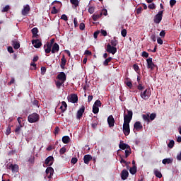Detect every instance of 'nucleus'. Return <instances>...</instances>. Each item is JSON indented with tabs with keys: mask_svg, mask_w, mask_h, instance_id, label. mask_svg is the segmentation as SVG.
I'll return each mask as SVG.
<instances>
[{
	"mask_svg": "<svg viewBox=\"0 0 181 181\" xmlns=\"http://www.w3.org/2000/svg\"><path fill=\"white\" fill-rule=\"evenodd\" d=\"M100 33L103 36H107V31L105 30H101Z\"/></svg>",
	"mask_w": 181,
	"mask_h": 181,
	"instance_id": "obj_62",
	"label": "nucleus"
},
{
	"mask_svg": "<svg viewBox=\"0 0 181 181\" xmlns=\"http://www.w3.org/2000/svg\"><path fill=\"white\" fill-rule=\"evenodd\" d=\"M172 162H173V159L172 158H165L162 160V163H163V165H169L170 163H172Z\"/></svg>",
	"mask_w": 181,
	"mask_h": 181,
	"instance_id": "obj_26",
	"label": "nucleus"
},
{
	"mask_svg": "<svg viewBox=\"0 0 181 181\" xmlns=\"http://www.w3.org/2000/svg\"><path fill=\"white\" fill-rule=\"evenodd\" d=\"M95 11V7L91 6L88 8V12L90 13V15H93L94 13V11Z\"/></svg>",
	"mask_w": 181,
	"mask_h": 181,
	"instance_id": "obj_44",
	"label": "nucleus"
},
{
	"mask_svg": "<svg viewBox=\"0 0 181 181\" xmlns=\"http://www.w3.org/2000/svg\"><path fill=\"white\" fill-rule=\"evenodd\" d=\"M9 6L7 5L2 9L1 12H8V11H9Z\"/></svg>",
	"mask_w": 181,
	"mask_h": 181,
	"instance_id": "obj_55",
	"label": "nucleus"
},
{
	"mask_svg": "<svg viewBox=\"0 0 181 181\" xmlns=\"http://www.w3.org/2000/svg\"><path fill=\"white\" fill-rule=\"evenodd\" d=\"M85 111L86 107H84V105H82L81 107L77 111L76 119H81V118H83V115L84 114Z\"/></svg>",
	"mask_w": 181,
	"mask_h": 181,
	"instance_id": "obj_7",
	"label": "nucleus"
},
{
	"mask_svg": "<svg viewBox=\"0 0 181 181\" xmlns=\"http://www.w3.org/2000/svg\"><path fill=\"white\" fill-rule=\"evenodd\" d=\"M78 160L77 158H72L71 160V163H73V165H76V163Z\"/></svg>",
	"mask_w": 181,
	"mask_h": 181,
	"instance_id": "obj_52",
	"label": "nucleus"
},
{
	"mask_svg": "<svg viewBox=\"0 0 181 181\" xmlns=\"http://www.w3.org/2000/svg\"><path fill=\"white\" fill-rule=\"evenodd\" d=\"M140 97L143 100H148L149 97H151V89H146L143 92L141 91L140 93Z\"/></svg>",
	"mask_w": 181,
	"mask_h": 181,
	"instance_id": "obj_5",
	"label": "nucleus"
},
{
	"mask_svg": "<svg viewBox=\"0 0 181 181\" xmlns=\"http://www.w3.org/2000/svg\"><path fill=\"white\" fill-rule=\"evenodd\" d=\"M70 2L75 8H77L78 6L80 1L78 0H70Z\"/></svg>",
	"mask_w": 181,
	"mask_h": 181,
	"instance_id": "obj_30",
	"label": "nucleus"
},
{
	"mask_svg": "<svg viewBox=\"0 0 181 181\" xmlns=\"http://www.w3.org/2000/svg\"><path fill=\"white\" fill-rule=\"evenodd\" d=\"M137 90H139V91H142L143 90H145V86H142V83H139L137 86Z\"/></svg>",
	"mask_w": 181,
	"mask_h": 181,
	"instance_id": "obj_43",
	"label": "nucleus"
},
{
	"mask_svg": "<svg viewBox=\"0 0 181 181\" xmlns=\"http://www.w3.org/2000/svg\"><path fill=\"white\" fill-rule=\"evenodd\" d=\"M59 49H60V46H59V44L55 42L52 45L51 52H52V53H57V52H59Z\"/></svg>",
	"mask_w": 181,
	"mask_h": 181,
	"instance_id": "obj_22",
	"label": "nucleus"
},
{
	"mask_svg": "<svg viewBox=\"0 0 181 181\" xmlns=\"http://www.w3.org/2000/svg\"><path fill=\"white\" fill-rule=\"evenodd\" d=\"M140 13H142V7H141V6L137 8V9H136V14L139 15Z\"/></svg>",
	"mask_w": 181,
	"mask_h": 181,
	"instance_id": "obj_56",
	"label": "nucleus"
},
{
	"mask_svg": "<svg viewBox=\"0 0 181 181\" xmlns=\"http://www.w3.org/2000/svg\"><path fill=\"white\" fill-rule=\"evenodd\" d=\"M151 39L153 42H156V35L155 34L151 35Z\"/></svg>",
	"mask_w": 181,
	"mask_h": 181,
	"instance_id": "obj_60",
	"label": "nucleus"
},
{
	"mask_svg": "<svg viewBox=\"0 0 181 181\" xmlns=\"http://www.w3.org/2000/svg\"><path fill=\"white\" fill-rule=\"evenodd\" d=\"M131 146H129V145L123 143L122 141H120L119 144V148L120 149H122V151H125V149H128V148H130Z\"/></svg>",
	"mask_w": 181,
	"mask_h": 181,
	"instance_id": "obj_23",
	"label": "nucleus"
},
{
	"mask_svg": "<svg viewBox=\"0 0 181 181\" xmlns=\"http://www.w3.org/2000/svg\"><path fill=\"white\" fill-rule=\"evenodd\" d=\"M111 60H112V57H111L106 58L105 60L103 62V66H108V64L111 62Z\"/></svg>",
	"mask_w": 181,
	"mask_h": 181,
	"instance_id": "obj_32",
	"label": "nucleus"
},
{
	"mask_svg": "<svg viewBox=\"0 0 181 181\" xmlns=\"http://www.w3.org/2000/svg\"><path fill=\"white\" fill-rule=\"evenodd\" d=\"M133 68L135 71H139V66H138V64H134L133 65Z\"/></svg>",
	"mask_w": 181,
	"mask_h": 181,
	"instance_id": "obj_53",
	"label": "nucleus"
},
{
	"mask_svg": "<svg viewBox=\"0 0 181 181\" xmlns=\"http://www.w3.org/2000/svg\"><path fill=\"white\" fill-rule=\"evenodd\" d=\"M148 7L149 9H156V6H155V4H149Z\"/></svg>",
	"mask_w": 181,
	"mask_h": 181,
	"instance_id": "obj_57",
	"label": "nucleus"
},
{
	"mask_svg": "<svg viewBox=\"0 0 181 181\" xmlns=\"http://www.w3.org/2000/svg\"><path fill=\"white\" fill-rule=\"evenodd\" d=\"M52 45H50V42H47V44L44 45V49H45V53H47V54H48V53H50V52H52Z\"/></svg>",
	"mask_w": 181,
	"mask_h": 181,
	"instance_id": "obj_20",
	"label": "nucleus"
},
{
	"mask_svg": "<svg viewBox=\"0 0 181 181\" xmlns=\"http://www.w3.org/2000/svg\"><path fill=\"white\" fill-rule=\"evenodd\" d=\"M142 118L144 121H146V122H150L149 113L146 115H142Z\"/></svg>",
	"mask_w": 181,
	"mask_h": 181,
	"instance_id": "obj_35",
	"label": "nucleus"
},
{
	"mask_svg": "<svg viewBox=\"0 0 181 181\" xmlns=\"http://www.w3.org/2000/svg\"><path fill=\"white\" fill-rule=\"evenodd\" d=\"M45 73H46V67L45 66H42L41 67V74H45Z\"/></svg>",
	"mask_w": 181,
	"mask_h": 181,
	"instance_id": "obj_61",
	"label": "nucleus"
},
{
	"mask_svg": "<svg viewBox=\"0 0 181 181\" xmlns=\"http://www.w3.org/2000/svg\"><path fill=\"white\" fill-rule=\"evenodd\" d=\"M60 132V128L59 127H55L54 134V135H57Z\"/></svg>",
	"mask_w": 181,
	"mask_h": 181,
	"instance_id": "obj_50",
	"label": "nucleus"
},
{
	"mask_svg": "<svg viewBox=\"0 0 181 181\" xmlns=\"http://www.w3.org/2000/svg\"><path fill=\"white\" fill-rule=\"evenodd\" d=\"M93 114H98L100 112V108L98 106L93 105Z\"/></svg>",
	"mask_w": 181,
	"mask_h": 181,
	"instance_id": "obj_36",
	"label": "nucleus"
},
{
	"mask_svg": "<svg viewBox=\"0 0 181 181\" xmlns=\"http://www.w3.org/2000/svg\"><path fill=\"white\" fill-rule=\"evenodd\" d=\"M66 147H62V148H60L59 150V153L60 155H64V153H66Z\"/></svg>",
	"mask_w": 181,
	"mask_h": 181,
	"instance_id": "obj_45",
	"label": "nucleus"
},
{
	"mask_svg": "<svg viewBox=\"0 0 181 181\" xmlns=\"http://www.w3.org/2000/svg\"><path fill=\"white\" fill-rule=\"evenodd\" d=\"M131 133V129L129 128V123L124 122L123 123V134L125 136H128Z\"/></svg>",
	"mask_w": 181,
	"mask_h": 181,
	"instance_id": "obj_6",
	"label": "nucleus"
},
{
	"mask_svg": "<svg viewBox=\"0 0 181 181\" xmlns=\"http://www.w3.org/2000/svg\"><path fill=\"white\" fill-rule=\"evenodd\" d=\"M60 109L62 110V112H64L67 110V103L66 102L62 101V106L60 107Z\"/></svg>",
	"mask_w": 181,
	"mask_h": 181,
	"instance_id": "obj_27",
	"label": "nucleus"
},
{
	"mask_svg": "<svg viewBox=\"0 0 181 181\" xmlns=\"http://www.w3.org/2000/svg\"><path fill=\"white\" fill-rule=\"evenodd\" d=\"M142 57H145L146 59H148L149 57V53L146 52V51H144L141 54Z\"/></svg>",
	"mask_w": 181,
	"mask_h": 181,
	"instance_id": "obj_46",
	"label": "nucleus"
},
{
	"mask_svg": "<svg viewBox=\"0 0 181 181\" xmlns=\"http://www.w3.org/2000/svg\"><path fill=\"white\" fill-rule=\"evenodd\" d=\"M147 62V69H151V71H153L155 68L158 70V66H156L152 61V58L149 57L146 59Z\"/></svg>",
	"mask_w": 181,
	"mask_h": 181,
	"instance_id": "obj_2",
	"label": "nucleus"
},
{
	"mask_svg": "<svg viewBox=\"0 0 181 181\" xmlns=\"http://www.w3.org/2000/svg\"><path fill=\"white\" fill-rule=\"evenodd\" d=\"M128 176H129V173H128V170H123L121 173L122 180H127V179H128Z\"/></svg>",
	"mask_w": 181,
	"mask_h": 181,
	"instance_id": "obj_17",
	"label": "nucleus"
},
{
	"mask_svg": "<svg viewBox=\"0 0 181 181\" xmlns=\"http://www.w3.org/2000/svg\"><path fill=\"white\" fill-rule=\"evenodd\" d=\"M177 160H181V151L177 155Z\"/></svg>",
	"mask_w": 181,
	"mask_h": 181,
	"instance_id": "obj_64",
	"label": "nucleus"
},
{
	"mask_svg": "<svg viewBox=\"0 0 181 181\" xmlns=\"http://www.w3.org/2000/svg\"><path fill=\"white\" fill-rule=\"evenodd\" d=\"M110 44L112 46L116 47L117 45H118V40L115 38V37L110 41Z\"/></svg>",
	"mask_w": 181,
	"mask_h": 181,
	"instance_id": "obj_31",
	"label": "nucleus"
},
{
	"mask_svg": "<svg viewBox=\"0 0 181 181\" xmlns=\"http://www.w3.org/2000/svg\"><path fill=\"white\" fill-rule=\"evenodd\" d=\"M45 172L47 175L48 179H52V176L53 175V173L54 172V170H53V168L47 167Z\"/></svg>",
	"mask_w": 181,
	"mask_h": 181,
	"instance_id": "obj_13",
	"label": "nucleus"
},
{
	"mask_svg": "<svg viewBox=\"0 0 181 181\" xmlns=\"http://www.w3.org/2000/svg\"><path fill=\"white\" fill-rule=\"evenodd\" d=\"M93 159V156L90 154H86L83 156V161L86 165H88L90 163V160Z\"/></svg>",
	"mask_w": 181,
	"mask_h": 181,
	"instance_id": "obj_18",
	"label": "nucleus"
},
{
	"mask_svg": "<svg viewBox=\"0 0 181 181\" xmlns=\"http://www.w3.org/2000/svg\"><path fill=\"white\" fill-rule=\"evenodd\" d=\"M32 45H33L35 49H39L42 47V40L36 38L35 40H32Z\"/></svg>",
	"mask_w": 181,
	"mask_h": 181,
	"instance_id": "obj_9",
	"label": "nucleus"
},
{
	"mask_svg": "<svg viewBox=\"0 0 181 181\" xmlns=\"http://www.w3.org/2000/svg\"><path fill=\"white\" fill-rule=\"evenodd\" d=\"M69 100L72 104H76L78 101V96H77V94L72 93L69 97Z\"/></svg>",
	"mask_w": 181,
	"mask_h": 181,
	"instance_id": "obj_12",
	"label": "nucleus"
},
{
	"mask_svg": "<svg viewBox=\"0 0 181 181\" xmlns=\"http://www.w3.org/2000/svg\"><path fill=\"white\" fill-rule=\"evenodd\" d=\"M53 160H54L53 156H49L45 159V165L47 166H52V165H53Z\"/></svg>",
	"mask_w": 181,
	"mask_h": 181,
	"instance_id": "obj_16",
	"label": "nucleus"
},
{
	"mask_svg": "<svg viewBox=\"0 0 181 181\" xmlns=\"http://www.w3.org/2000/svg\"><path fill=\"white\" fill-rule=\"evenodd\" d=\"M168 148H173V146H175V141L171 140L170 141L169 144H168Z\"/></svg>",
	"mask_w": 181,
	"mask_h": 181,
	"instance_id": "obj_40",
	"label": "nucleus"
},
{
	"mask_svg": "<svg viewBox=\"0 0 181 181\" xmlns=\"http://www.w3.org/2000/svg\"><path fill=\"white\" fill-rule=\"evenodd\" d=\"M57 12H58L57 8H56V6H54L51 11V13H52V15H56Z\"/></svg>",
	"mask_w": 181,
	"mask_h": 181,
	"instance_id": "obj_49",
	"label": "nucleus"
},
{
	"mask_svg": "<svg viewBox=\"0 0 181 181\" xmlns=\"http://www.w3.org/2000/svg\"><path fill=\"white\" fill-rule=\"evenodd\" d=\"M61 19H62V21H69V18H68V17L66 16V14H63V15L61 16Z\"/></svg>",
	"mask_w": 181,
	"mask_h": 181,
	"instance_id": "obj_59",
	"label": "nucleus"
},
{
	"mask_svg": "<svg viewBox=\"0 0 181 181\" xmlns=\"http://www.w3.org/2000/svg\"><path fill=\"white\" fill-rule=\"evenodd\" d=\"M8 169H11L12 173H16L18 172H19V165H16V164H11L8 166Z\"/></svg>",
	"mask_w": 181,
	"mask_h": 181,
	"instance_id": "obj_14",
	"label": "nucleus"
},
{
	"mask_svg": "<svg viewBox=\"0 0 181 181\" xmlns=\"http://www.w3.org/2000/svg\"><path fill=\"white\" fill-rule=\"evenodd\" d=\"M93 105H95V107H101V105H102L101 100H97L94 103Z\"/></svg>",
	"mask_w": 181,
	"mask_h": 181,
	"instance_id": "obj_39",
	"label": "nucleus"
},
{
	"mask_svg": "<svg viewBox=\"0 0 181 181\" xmlns=\"http://www.w3.org/2000/svg\"><path fill=\"white\" fill-rule=\"evenodd\" d=\"M132 151H131V147H129L127 149L125 150V156L124 158H128L129 155H131Z\"/></svg>",
	"mask_w": 181,
	"mask_h": 181,
	"instance_id": "obj_38",
	"label": "nucleus"
},
{
	"mask_svg": "<svg viewBox=\"0 0 181 181\" xmlns=\"http://www.w3.org/2000/svg\"><path fill=\"white\" fill-rule=\"evenodd\" d=\"M162 18H163V10L158 11V13L154 16V23L159 25L162 21Z\"/></svg>",
	"mask_w": 181,
	"mask_h": 181,
	"instance_id": "obj_3",
	"label": "nucleus"
},
{
	"mask_svg": "<svg viewBox=\"0 0 181 181\" xmlns=\"http://www.w3.org/2000/svg\"><path fill=\"white\" fill-rule=\"evenodd\" d=\"M156 118V113H151L149 116L150 121H153Z\"/></svg>",
	"mask_w": 181,
	"mask_h": 181,
	"instance_id": "obj_42",
	"label": "nucleus"
},
{
	"mask_svg": "<svg viewBox=\"0 0 181 181\" xmlns=\"http://www.w3.org/2000/svg\"><path fill=\"white\" fill-rule=\"evenodd\" d=\"M106 52H107V53H112V54H115V53H117V47L108 44L107 45Z\"/></svg>",
	"mask_w": 181,
	"mask_h": 181,
	"instance_id": "obj_8",
	"label": "nucleus"
},
{
	"mask_svg": "<svg viewBox=\"0 0 181 181\" xmlns=\"http://www.w3.org/2000/svg\"><path fill=\"white\" fill-rule=\"evenodd\" d=\"M132 115H134L132 110H127V115H124V122L129 124V122H131L132 120Z\"/></svg>",
	"mask_w": 181,
	"mask_h": 181,
	"instance_id": "obj_4",
	"label": "nucleus"
},
{
	"mask_svg": "<svg viewBox=\"0 0 181 181\" xmlns=\"http://www.w3.org/2000/svg\"><path fill=\"white\" fill-rule=\"evenodd\" d=\"M74 28H77L78 26V22L77 21L76 18H74Z\"/></svg>",
	"mask_w": 181,
	"mask_h": 181,
	"instance_id": "obj_54",
	"label": "nucleus"
},
{
	"mask_svg": "<svg viewBox=\"0 0 181 181\" xmlns=\"http://www.w3.org/2000/svg\"><path fill=\"white\" fill-rule=\"evenodd\" d=\"M66 63H67V59H66V57H64V55H63L62 58L61 59V69H64V67L66 66Z\"/></svg>",
	"mask_w": 181,
	"mask_h": 181,
	"instance_id": "obj_24",
	"label": "nucleus"
},
{
	"mask_svg": "<svg viewBox=\"0 0 181 181\" xmlns=\"http://www.w3.org/2000/svg\"><path fill=\"white\" fill-rule=\"evenodd\" d=\"M79 29L80 30H84V29H86V24H84V23H81L79 25Z\"/></svg>",
	"mask_w": 181,
	"mask_h": 181,
	"instance_id": "obj_47",
	"label": "nucleus"
},
{
	"mask_svg": "<svg viewBox=\"0 0 181 181\" xmlns=\"http://www.w3.org/2000/svg\"><path fill=\"white\" fill-rule=\"evenodd\" d=\"M121 35L123 37H125L127 36V30L125 29H123L122 31H121Z\"/></svg>",
	"mask_w": 181,
	"mask_h": 181,
	"instance_id": "obj_51",
	"label": "nucleus"
},
{
	"mask_svg": "<svg viewBox=\"0 0 181 181\" xmlns=\"http://www.w3.org/2000/svg\"><path fill=\"white\" fill-rule=\"evenodd\" d=\"M154 175L156 177H158V179H160L162 177V173H160L158 170H154Z\"/></svg>",
	"mask_w": 181,
	"mask_h": 181,
	"instance_id": "obj_33",
	"label": "nucleus"
},
{
	"mask_svg": "<svg viewBox=\"0 0 181 181\" xmlns=\"http://www.w3.org/2000/svg\"><path fill=\"white\" fill-rule=\"evenodd\" d=\"M32 34H33V39H39V35H37V33H39V30L37 29V28H34L31 30Z\"/></svg>",
	"mask_w": 181,
	"mask_h": 181,
	"instance_id": "obj_15",
	"label": "nucleus"
},
{
	"mask_svg": "<svg viewBox=\"0 0 181 181\" xmlns=\"http://www.w3.org/2000/svg\"><path fill=\"white\" fill-rule=\"evenodd\" d=\"M134 128L136 131H141L144 128L141 122H136L134 124Z\"/></svg>",
	"mask_w": 181,
	"mask_h": 181,
	"instance_id": "obj_19",
	"label": "nucleus"
},
{
	"mask_svg": "<svg viewBox=\"0 0 181 181\" xmlns=\"http://www.w3.org/2000/svg\"><path fill=\"white\" fill-rule=\"evenodd\" d=\"M63 84H64V83H63V81H57L56 82V86L57 87V88H60V87H62V86H63Z\"/></svg>",
	"mask_w": 181,
	"mask_h": 181,
	"instance_id": "obj_41",
	"label": "nucleus"
},
{
	"mask_svg": "<svg viewBox=\"0 0 181 181\" xmlns=\"http://www.w3.org/2000/svg\"><path fill=\"white\" fill-rule=\"evenodd\" d=\"M66 74L64 72H60L58 75H57V78L59 81H62V83H64L66 80Z\"/></svg>",
	"mask_w": 181,
	"mask_h": 181,
	"instance_id": "obj_11",
	"label": "nucleus"
},
{
	"mask_svg": "<svg viewBox=\"0 0 181 181\" xmlns=\"http://www.w3.org/2000/svg\"><path fill=\"white\" fill-rule=\"evenodd\" d=\"M176 5V0H170V6L173 8Z\"/></svg>",
	"mask_w": 181,
	"mask_h": 181,
	"instance_id": "obj_48",
	"label": "nucleus"
},
{
	"mask_svg": "<svg viewBox=\"0 0 181 181\" xmlns=\"http://www.w3.org/2000/svg\"><path fill=\"white\" fill-rule=\"evenodd\" d=\"M62 142H63V144H69V142H70V136H64L62 137Z\"/></svg>",
	"mask_w": 181,
	"mask_h": 181,
	"instance_id": "obj_28",
	"label": "nucleus"
},
{
	"mask_svg": "<svg viewBox=\"0 0 181 181\" xmlns=\"http://www.w3.org/2000/svg\"><path fill=\"white\" fill-rule=\"evenodd\" d=\"M13 49H15L16 50H18V49L21 47V44H19V42L16 41H13Z\"/></svg>",
	"mask_w": 181,
	"mask_h": 181,
	"instance_id": "obj_29",
	"label": "nucleus"
},
{
	"mask_svg": "<svg viewBox=\"0 0 181 181\" xmlns=\"http://www.w3.org/2000/svg\"><path fill=\"white\" fill-rule=\"evenodd\" d=\"M157 43H158V45H163V40H162V38L158 37L157 38Z\"/></svg>",
	"mask_w": 181,
	"mask_h": 181,
	"instance_id": "obj_58",
	"label": "nucleus"
},
{
	"mask_svg": "<svg viewBox=\"0 0 181 181\" xmlns=\"http://www.w3.org/2000/svg\"><path fill=\"white\" fill-rule=\"evenodd\" d=\"M40 118V116L37 113H33L28 117V122L33 124L37 122Z\"/></svg>",
	"mask_w": 181,
	"mask_h": 181,
	"instance_id": "obj_1",
	"label": "nucleus"
},
{
	"mask_svg": "<svg viewBox=\"0 0 181 181\" xmlns=\"http://www.w3.org/2000/svg\"><path fill=\"white\" fill-rule=\"evenodd\" d=\"M29 11H30L29 5L24 6L23 9L22 10V15H23V16H26V15L29 13Z\"/></svg>",
	"mask_w": 181,
	"mask_h": 181,
	"instance_id": "obj_21",
	"label": "nucleus"
},
{
	"mask_svg": "<svg viewBox=\"0 0 181 181\" xmlns=\"http://www.w3.org/2000/svg\"><path fill=\"white\" fill-rule=\"evenodd\" d=\"M7 50L8 53H13V48L12 47H8Z\"/></svg>",
	"mask_w": 181,
	"mask_h": 181,
	"instance_id": "obj_63",
	"label": "nucleus"
},
{
	"mask_svg": "<svg viewBox=\"0 0 181 181\" xmlns=\"http://www.w3.org/2000/svg\"><path fill=\"white\" fill-rule=\"evenodd\" d=\"M107 124L110 128H112L114 127L115 124V119H114V117L112 115H110L107 117Z\"/></svg>",
	"mask_w": 181,
	"mask_h": 181,
	"instance_id": "obj_10",
	"label": "nucleus"
},
{
	"mask_svg": "<svg viewBox=\"0 0 181 181\" xmlns=\"http://www.w3.org/2000/svg\"><path fill=\"white\" fill-rule=\"evenodd\" d=\"M22 127H23L22 124L17 125L14 132L18 134H21V128H22Z\"/></svg>",
	"mask_w": 181,
	"mask_h": 181,
	"instance_id": "obj_34",
	"label": "nucleus"
},
{
	"mask_svg": "<svg viewBox=\"0 0 181 181\" xmlns=\"http://www.w3.org/2000/svg\"><path fill=\"white\" fill-rule=\"evenodd\" d=\"M103 16V13H100V14H93L92 16V19L94 21V22H96L98 19H100Z\"/></svg>",
	"mask_w": 181,
	"mask_h": 181,
	"instance_id": "obj_25",
	"label": "nucleus"
},
{
	"mask_svg": "<svg viewBox=\"0 0 181 181\" xmlns=\"http://www.w3.org/2000/svg\"><path fill=\"white\" fill-rule=\"evenodd\" d=\"M129 173L131 175H135L136 173V166H133L132 168H130Z\"/></svg>",
	"mask_w": 181,
	"mask_h": 181,
	"instance_id": "obj_37",
	"label": "nucleus"
}]
</instances>
